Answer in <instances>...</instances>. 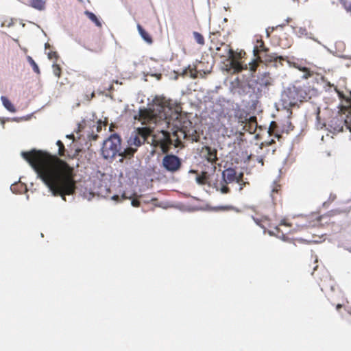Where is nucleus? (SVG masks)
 <instances>
[{
    "label": "nucleus",
    "mask_w": 351,
    "mask_h": 351,
    "mask_svg": "<svg viewBox=\"0 0 351 351\" xmlns=\"http://www.w3.org/2000/svg\"><path fill=\"white\" fill-rule=\"evenodd\" d=\"M21 155L54 195L65 200L66 195L75 193L74 170L67 162L42 151L23 152Z\"/></svg>",
    "instance_id": "f257e3e1"
},
{
    "label": "nucleus",
    "mask_w": 351,
    "mask_h": 351,
    "mask_svg": "<svg viewBox=\"0 0 351 351\" xmlns=\"http://www.w3.org/2000/svg\"><path fill=\"white\" fill-rule=\"evenodd\" d=\"M172 125L171 135L163 130L152 135L153 146L160 147L163 153L168 152L171 145L175 147H184L182 140L190 138L195 132L192 123L180 114H176Z\"/></svg>",
    "instance_id": "f03ea898"
},
{
    "label": "nucleus",
    "mask_w": 351,
    "mask_h": 351,
    "mask_svg": "<svg viewBox=\"0 0 351 351\" xmlns=\"http://www.w3.org/2000/svg\"><path fill=\"white\" fill-rule=\"evenodd\" d=\"M165 106L163 105H153V108L141 109L138 113V117H134L141 122L142 125L156 124L158 121L165 119V123L170 127V120H168L165 113Z\"/></svg>",
    "instance_id": "7ed1b4c3"
},
{
    "label": "nucleus",
    "mask_w": 351,
    "mask_h": 351,
    "mask_svg": "<svg viewBox=\"0 0 351 351\" xmlns=\"http://www.w3.org/2000/svg\"><path fill=\"white\" fill-rule=\"evenodd\" d=\"M269 49L265 45L263 39H257L253 49L254 56L265 64L274 62L276 67L278 66V64L282 66V61L285 60V58L277 53H269Z\"/></svg>",
    "instance_id": "20e7f679"
},
{
    "label": "nucleus",
    "mask_w": 351,
    "mask_h": 351,
    "mask_svg": "<svg viewBox=\"0 0 351 351\" xmlns=\"http://www.w3.org/2000/svg\"><path fill=\"white\" fill-rule=\"evenodd\" d=\"M121 139L117 134H111L103 143L101 154L106 159L113 158L121 151Z\"/></svg>",
    "instance_id": "39448f33"
},
{
    "label": "nucleus",
    "mask_w": 351,
    "mask_h": 351,
    "mask_svg": "<svg viewBox=\"0 0 351 351\" xmlns=\"http://www.w3.org/2000/svg\"><path fill=\"white\" fill-rule=\"evenodd\" d=\"M237 180V171L233 168H228L222 172V180L219 182H215L214 184V188L217 191H220L223 194H227L230 192V188L228 184L236 182Z\"/></svg>",
    "instance_id": "423d86ee"
},
{
    "label": "nucleus",
    "mask_w": 351,
    "mask_h": 351,
    "mask_svg": "<svg viewBox=\"0 0 351 351\" xmlns=\"http://www.w3.org/2000/svg\"><path fill=\"white\" fill-rule=\"evenodd\" d=\"M153 129L150 125L138 128L134 134H132L128 140V144L130 146H133L135 148H138L141 145L145 143L147 138L152 135Z\"/></svg>",
    "instance_id": "0eeeda50"
},
{
    "label": "nucleus",
    "mask_w": 351,
    "mask_h": 351,
    "mask_svg": "<svg viewBox=\"0 0 351 351\" xmlns=\"http://www.w3.org/2000/svg\"><path fill=\"white\" fill-rule=\"evenodd\" d=\"M293 86L299 96V98L300 99V102L311 99V97L317 93L316 89L311 88L308 85V83L303 84L295 83Z\"/></svg>",
    "instance_id": "6e6552de"
},
{
    "label": "nucleus",
    "mask_w": 351,
    "mask_h": 351,
    "mask_svg": "<svg viewBox=\"0 0 351 351\" xmlns=\"http://www.w3.org/2000/svg\"><path fill=\"white\" fill-rule=\"evenodd\" d=\"M162 166L170 172H176L181 167V160L173 154H167L162 159Z\"/></svg>",
    "instance_id": "1a4fd4ad"
},
{
    "label": "nucleus",
    "mask_w": 351,
    "mask_h": 351,
    "mask_svg": "<svg viewBox=\"0 0 351 351\" xmlns=\"http://www.w3.org/2000/svg\"><path fill=\"white\" fill-rule=\"evenodd\" d=\"M282 101L285 107L295 106L298 101H300V99L293 86L287 88L284 92L282 96Z\"/></svg>",
    "instance_id": "9d476101"
},
{
    "label": "nucleus",
    "mask_w": 351,
    "mask_h": 351,
    "mask_svg": "<svg viewBox=\"0 0 351 351\" xmlns=\"http://www.w3.org/2000/svg\"><path fill=\"white\" fill-rule=\"evenodd\" d=\"M330 126L332 127L333 125H337L333 128L334 130L337 132H341L343 130V125L350 130L351 132V110L348 112V114L346 115L344 121L341 119L339 117H335L330 121Z\"/></svg>",
    "instance_id": "9b49d317"
},
{
    "label": "nucleus",
    "mask_w": 351,
    "mask_h": 351,
    "mask_svg": "<svg viewBox=\"0 0 351 351\" xmlns=\"http://www.w3.org/2000/svg\"><path fill=\"white\" fill-rule=\"evenodd\" d=\"M226 47L228 48V56L229 58L232 59L230 62V66L234 69V73H239L243 70L247 69V64L243 66L241 62L234 59V53L233 49L228 45H226Z\"/></svg>",
    "instance_id": "f8f14e48"
},
{
    "label": "nucleus",
    "mask_w": 351,
    "mask_h": 351,
    "mask_svg": "<svg viewBox=\"0 0 351 351\" xmlns=\"http://www.w3.org/2000/svg\"><path fill=\"white\" fill-rule=\"evenodd\" d=\"M201 152L203 157L211 164H215L218 160L217 156V151L215 148H212L209 146H204L202 147Z\"/></svg>",
    "instance_id": "ddd939ff"
},
{
    "label": "nucleus",
    "mask_w": 351,
    "mask_h": 351,
    "mask_svg": "<svg viewBox=\"0 0 351 351\" xmlns=\"http://www.w3.org/2000/svg\"><path fill=\"white\" fill-rule=\"evenodd\" d=\"M257 128L256 117L253 116L246 119L244 122L243 130L250 134L256 132Z\"/></svg>",
    "instance_id": "4468645a"
},
{
    "label": "nucleus",
    "mask_w": 351,
    "mask_h": 351,
    "mask_svg": "<svg viewBox=\"0 0 351 351\" xmlns=\"http://www.w3.org/2000/svg\"><path fill=\"white\" fill-rule=\"evenodd\" d=\"M198 72L197 71L196 66H194L193 67H191L190 65L184 69L182 73V76L185 75H189L191 78L195 79L197 77Z\"/></svg>",
    "instance_id": "2eb2a0df"
},
{
    "label": "nucleus",
    "mask_w": 351,
    "mask_h": 351,
    "mask_svg": "<svg viewBox=\"0 0 351 351\" xmlns=\"http://www.w3.org/2000/svg\"><path fill=\"white\" fill-rule=\"evenodd\" d=\"M137 29L143 39L147 43L152 44L153 42L152 36L143 28L140 24L137 25Z\"/></svg>",
    "instance_id": "dca6fc26"
},
{
    "label": "nucleus",
    "mask_w": 351,
    "mask_h": 351,
    "mask_svg": "<svg viewBox=\"0 0 351 351\" xmlns=\"http://www.w3.org/2000/svg\"><path fill=\"white\" fill-rule=\"evenodd\" d=\"M1 100L3 106L10 112H15L16 108L13 104L5 96H1Z\"/></svg>",
    "instance_id": "f3484780"
},
{
    "label": "nucleus",
    "mask_w": 351,
    "mask_h": 351,
    "mask_svg": "<svg viewBox=\"0 0 351 351\" xmlns=\"http://www.w3.org/2000/svg\"><path fill=\"white\" fill-rule=\"evenodd\" d=\"M209 176L206 171H202L200 175H197L196 177V182L198 184L204 185L208 183V180Z\"/></svg>",
    "instance_id": "a211bd4d"
},
{
    "label": "nucleus",
    "mask_w": 351,
    "mask_h": 351,
    "mask_svg": "<svg viewBox=\"0 0 351 351\" xmlns=\"http://www.w3.org/2000/svg\"><path fill=\"white\" fill-rule=\"evenodd\" d=\"M137 151V149L135 148L133 146H130L129 145V147H127L125 149H124V150L123 152H119V156H122L123 157H132L134 156V153Z\"/></svg>",
    "instance_id": "6ab92c4d"
},
{
    "label": "nucleus",
    "mask_w": 351,
    "mask_h": 351,
    "mask_svg": "<svg viewBox=\"0 0 351 351\" xmlns=\"http://www.w3.org/2000/svg\"><path fill=\"white\" fill-rule=\"evenodd\" d=\"M278 128V124L276 121H271L269 128L268 132L270 136H274L275 137L280 138L281 137V135L278 133V131L277 130Z\"/></svg>",
    "instance_id": "aec40b11"
},
{
    "label": "nucleus",
    "mask_w": 351,
    "mask_h": 351,
    "mask_svg": "<svg viewBox=\"0 0 351 351\" xmlns=\"http://www.w3.org/2000/svg\"><path fill=\"white\" fill-rule=\"evenodd\" d=\"M30 5L37 10H43L45 8V2L43 0H29Z\"/></svg>",
    "instance_id": "412c9836"
},
{
    "label": "nucleus",
    "mask_w": 351,
    "mask_h": 351,
    "mask_svg": "<svg viewBox=\"0 0 351 351\" xmlns=\"http://www.w3.org/2000/svg\"><path fill=\"white\" fill-rule=\"evenodd\" d=\"M287 62L289 63L290 66L298 69L300 71H306V69H308L306 66L304 65V64L299 60H297L295 62H290L287 60Z\"/></svg>",
    "instance_id": "4be33fe9"
},
{
    "label": "nucleus",
    "mask_w": 351,
    "mask_h": 351,
    "mask_svg": "<svg viewBox=\"0 0 351 351\" xmlns=\"http://www.w3.org/2000/svg\"><path fill=\"white\" fill-rule=\"evenodd\" d=\"M85 14L90 21H92L93 23H95V24L97 26H98V27L101 26V22L99 21V20L97 19V17L96 16V15L95 14H93V12H89V11H86Z\"/></svg>",
    "instance_id": "5701e85b"
},
{
    "label": "nucleus",
    "mask_w": 351,
    "mask_h": 351,
    "mask_svg": "<svg viewBox=\"0 0 351 351\" xmlns=\"http://www.w3.org/2000/svg\"><path fill=\"white\" fill-rule=\"evenodd\" d=\"M193 36H194V38L195 40V41L201 45H204V43H205V40H204V36L199 32H193Z\"/></svg>",
    "instance_id": "b1692460"
},
{
    "label": "nucleus",
    "mask_w": 351,
    "mask_h": 351,
    "mask_svg": "<svg viewBox=\"0 0 351 351\" xmlns=\"http://www.w3.org/2000/svg\"><path fill=\"white\" fill-rule=\"evenodd\" d=\"M260 62H263L264 63L263 61H259L257 58H256L254 60H252L250 64H249V67H250V71L252 72H255L258 66V64Z\"/></svg>",
    "instance_id": "393cba45"
},
{
    "label": "nucleus",
    "mask_w": 351,
    "mask_h": 351,
    "mask_svg": "<svg viewBox=\"0 0 351 351\" xmlns=\"http://www.w3.org/2000/svg\"><path fill=\"white\" fill-rule=\"evenodd\" d=\"M56 145L58 147V155L60 156H64L66 149H65L64 143L60 140H58L56 142Z\"/></svg>",
    "instance_id": "a878e982"
},
{
    "label": "nucleus",
    "mask_w": 351,
    "mask_h": 351,
    "mask_svg": "<svg viewBox=\"0 0 351 351\" xmlns=\"http://www.w3.org/2000/svg\"><path fill=\"white\" fill-rule=\"evenodd\" d=\"M27 60H28L29 63L31 64V66H32V69H33L35 73H36L37 74H40V69L38 68V66L35 62V61L33 60V58L32 57H30V56H28L27 57Z\"/></svg>",
    "instance_id": "bb28decb"
},
{
    "label": "nucleus",
    "mask_w": 351,
    "mask_h": 351,
    "mask_svg": "<svg viewBox=\"0 0 351 351\" xmlns=\"http://www.w3.org/2000/svg\"><path fill=\"white\" fill-rule=\"evenodd\" d=\"M52 68H53V74L56 77H60L61 75V73H62V69H61L60 66L58 64L53 63Z\"/></svg>",
    "instance_id": "cd10ccee"
},
{
    "label": "nucleus",
    "mask_w": 351,
    "mask_h": 351,
    "mask_svg": "<svg viewBox=\"0 0 351 351\" xmlns=\"http://www.w3.org/2000/svg\"><path fill=\"white\" fill-rule=\"evenodd\" d=\"M339 1L347 12H351V2L348 0H339Z\"/></svg>",
    "instance_id": "c85d7f7f"
},
{
    "label": "nucleus",
    "mask_w": 351,
    "mask_h": 351,
    "mask_svg": "<svg viewBox=\"0 0 351 351\" xmlns=\"http://www.w3.org/2000/svg\"><path fill=\"white\" fill-rule=\"evenodd\" d=\"M280 190H281V189H280V186H276L274 189H272L271 195L274 200L277 199L276 195H278L279 193Z\"/></svg>",
    "instance_id": "c756f323"
},
{
    "label": "nucleus",
    "mask_w": 351,
    "mask_h": 351,
    "mask_svg": "<svg viewBox=\"0 0 351 351\" xmlns=\"http://www.w3.org/2000/svg\"><path fill=\"white\" fill-rule=\"evenodd\" d=\"M47 56H48L49 59H50V60L54 59L56 60H57L59 58L58 53L56 51H49L47 53Z\"/></svg>",
    "instance_id": "7c9ffc66"
},
{
    "label": "nucleus",
    "mask_w": 351,
    "mask_h": 351,
    "mask_svg": "<svg viewBox=\"0 0 351 351\" xmlns=\"http://www.w3.org/2000/svg\"><path fill=\"white\" fill-rule=\"evenodd\" d=\"M304 74L302 75V78L304 79H308V77H312L314 75V71H311L310 68L306 69V71L303 72Z\"/></svg>",
    "instance_id": "2f4dec72"
},
{
    "label": "nucleus",
    "mask_w": 351,
    "mask_h": 351,
    "mask_svg": "<svg viewBox=\"0 0 351 351\" xmlns=\"http://www.w3.org/2000/svg\"><path fill=\"white\" fill-rule=\"evenodd\" d=\"M350 210H351V205H348V206L342 207L339 210H337L336 212H337L338 213H348Z\"/></svg>",
    "instance_id": "473e14b6"
},
{
    "label": "nucleus",
    "mask_w": 351,
    "mask_h": 351,
    "mask_svg": "<svg viewBox=\"0 0 351 351\" xmlns=\"http://www.w3.org/2000/svg\"><path fill=\"white\" fill-rule=\"evenodd\" d=\"M298 34H299L300 36H306L307 30L304 27H300L298 30Z\"/></svg>",
    "instance_id": "72a5a7b5"
},
{
    "label": "nucleus",
    "mask_w": 351,
    "mask_h": 351,
    "mask_svg": "<svg viewBox=\"0 0 351 351\" xmlns=\"http://www.w3.org/2000/svg\"><path fill=\"white\" fill-rule=\"evenodd\" d=\"M243 173H240L239 175L237 174V180L236 182L240 184V182H243Z\"/></svg>",
    "instance_id": "f704fd0d"
},
{
    "label": "nucleus",
    "mask_w": 351,
    "mask_h": 351,
    "mask_svg": "<svg viewBox=\"0 0 351 351\" xmlns=\"http://www.w3.org/2000/svg\"><path fill=\"white\" fill-rule=\"evenodd\" d=\"M131 204L134 207H138V206H140V204H141L140 201L137 199H133L132 200Z\"/></svg>",
    "instance_id": "c9c22d12"
},
{
    "label": "nucleus",
    "mask_w": 351,
    "mask_h": 351,
    "mask_svg": "<svg viewBox=\"0 0 351 351\" xmlns=\"http://www.w3.org/2000/svg\"><path fill=\"white\" fill-rule=\"evenodd\" d=\"M102 49H103L102 45L99 43L97 47H95V49H90V50L92 51L98 53V52H101L102 51Z\"/></svg>",
    "instance_id": "e433bc0d"
},
{
    "label": "nucleus",
    "mask_w": 351,
    "mask_h": 351,
    "mask_svg": "<svg viewBox=\"0 0 351 351\" xmlns=\"http://www.w3.org/2000/svg\"><path fill=\"white\" fill-rule=\"evenodd\" d=\"M189 173H190L196 174L197 176L198 175V171L197 170H194V169H191L189 171Z\"/></svg>",
    "instance_id": "4c0bfd02"
},
{
    "label": "nucleus",
    "mask_w": 351,
    "mask_h": 351,
    "mask_svg": "<svg viewBox=\"0 0 351 351\" xmlns=\"http://www.w3.org/2000/svg\"><path fill=\"white\" fill-rule=\"evenodd\" d=\"M239 184L241 185V186L239 188V191H241L243 189V186H245V182L243 181V182H240Z\"/></svg>",
    "instance_id": "58836bf2"
},
{
    "label": "nucleus",
    "mask_w": 351,
    "mask_h": 351,
    "mask_svg": "<svg viewBox=\"0 0 351 351\" xmlns=\"http://www.w3.org/2000/svg\"><path fill=\"white\" fill-rule=\"evenodd\" d=\"M231 208H232V206H223V207H221L222 210H229V209H231Z\"/></svg>",
    "instance_id": "ea45409f"
},
{
    "label": "nucleus",
    "mask_w": 351,
    "mask_h": 351,
    "mask_svg": "<svg viewBox=\"0 0 351 351\" xmlns=\"http://www.w3.org/2000/svg\"><path fill=\"white\" fill-rule=\"evenodd\" d=\"M94 97H95V92H94V91H93V92L91 93L90 97V98H88V100H90V99H93Z\"/></svg>",
    "instance_id": "a19ab883"
},
{
    "label": "nucleus",
    "mask_w": 351,
    "mask_h": 351,
    "mask_svg": "<svg viewBox=\"0 0 351 351\" xmlns=\"http://www.w3.org/2000/svg\"><path fill=\"white\" fill-rule=\"evenodd\" d=\"M253 219H254V221H255L258 225L261 226V222H260V221H259L258 219H255V218H253Z\"/></svg>",
    "instance_id": "79ce46f5"
},
{
    "label": "nucleus",
    "mask_w": 351,
    "mask_h": 351,
    "mask_svg": "<svg viewBox=\"0 0 351 351\" xmlns=\"http://www.w3.org/2000/svg\"><path fill=\"white\" fill-rule=\"evenodd\" d=\"M342 307V305L340 304H338L337 306H336V308L337 310H339Z\"/></svg>",
    "instance_id": "37998d69"
},
{
    "label": "nucleus",
    "mask_w": 351,
    "mask_h": 351,
    "mask_svg": "<svg viewBox=\"0 0 351 351\" xmlns=\"http://www.w3.org/2000/svg\"><path fill=\"white\" fill-rule=\"evenodd\" d=\"M280 225H285V226H289L290 225L289 224H287L285 222V221H282L281 223H280Z\"/></svg>",
    "instance_id": "c03bdc74"
},
{
    "label": "nucleus",
    "mask_w": 351,
    "mask_h": 351,
    "mask_svg": "<svg viewBox=\"0 0 351 351\" xmlns=\"http://www.w3.org/2000/svg\"><path fill=\"white\" fill-rule=\"evenodd\" d=\"M274 143V141L272 139L271 141L267 143L268 145H271L272 143Z\"/></svg>",
    "instance_id": "a18cd8bd"
},
{
    "label": "nucleus",
    "mask_w": 351,
    "mask_h": 351,
    "mask_svg": "<svg viewBox=\"0 0 351 351\" xmlns=\"http://www.w3.org/2000/svg\"><path fill=\"white\" fill-rule=\"evenodd\" d=\"M114 128V125L112 123L110 126V130L112 131V128Z\"/></svg>",
    "instance_id": "49530a36"
},
{
    "label": "nucleus",
    "mask_w": 351,
    "mask_h": 351,
    "mask_svg": "<svg viewBox=\"0 0 351 351\" xmlns=\"http://www.w3.org/2000/svg\"><path fill=\"white\" fill-rule=\"evenodd\" d=\"M118 198H119V196H118V195H114V196L112 197V199H117Z\"/></svg>",
    "instance_id": "de8ad7c7"
},
{
    "label": "nucleus",
    "mask_w": 351,
    "mask_h": 351,
    "mask_svg": "<svg viewBox=\"0 0 351 351\" xmlns=\"http://www.w3.org/2000/svg\"><path fill=\"white\" fill-rule=\"evenodd\" d=\"M101 130V126L100 125H98L97 127V131L99 132V130Z\"/></svg>",
    "instance_id": "09e8293b"
},
{
    "label": "nucleus",
    "mask_w": 351,
    "mask_h": 351,
    "mask_svg": "<svg viewBox=\"0 0 351 351\" xmlns=\"http://www.w3.org/2000/svg\"><path fill=\"white\" fill-rule=\"evenodd\" d=\"M101 130V126L100 125H98L97 127V131L99 132V130Z\"/></svg>",
    "instance_id": "8fccbe9b"
},
{
    "label": "nucleus",
    "mask_w": 351,
    "mask_h": 351,
    "mask_svg": "<svg viewBox=\"0 0 351 351\" xmlns=\"http://www.w3.org/2000/svg\"><path fill=\"white\" fill-rule=\"evenodd\" d=\"M47 47H49V43H46L45 44V48L47 49Z\"/></svg>",
    "instance_id": "3c124183"
},
{
    "label": "nucleus",
    "mask_w": 351,
    "mask_h": 351,
    "mask_svg": "<svg viewBox=\"0 0 351 351\" xmlns=\"http://www.w3.org/2000/svg\"><path fill=\"white\" fill-rule=\"evenodd\" d=\"M98 136L97 135H95L94 137H93V139L94 140H96Z\"/></svg>",
    "instance_id": "603ef678"
},
{
    "label": "nucleus",
    "mask_w": 351,
    "mask_h": 351,
    "mask_svg": "<svg viewBox=\"0 0 351 351\" xmlns=\"http://www.w3.org/2000/svg\"><path fill=\"white\" fill-rule=\"evenodd\" d=\"M349 203H350V201H348L346 204H349Z\"/></svg>",
    "instance_id": "864d4df0"
},
{
    "label": "nucleus",
    "mask_w": 351,
    "mask_h": 351,
    "mask_svg": "<svg viewBox=\"0 0 351 351\" xmlns=\"http://www.w3.org/2000/svg\"><path fill=\"white\" fill-rule=\"evenodd\" d=\"M123 199H126V197H125V195H123Z\"/></svg>",
    "instance_id": "5fc2aeb1"
}]
</instances>
